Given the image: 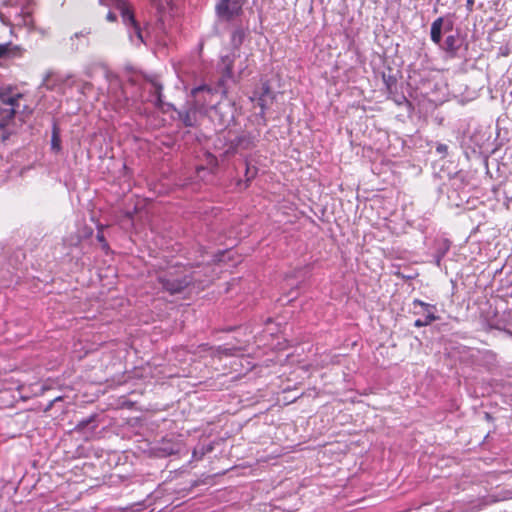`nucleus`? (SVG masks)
Segmentation results:
<instances>
[{
  "label": "nucleus",
  "instance_id": "obj_5",
  "mask_svg": "<svg viewBox=\"0 0 512 512\" xmlns=\"http://www.w3.org/2000/svg\"><path fill=\"white\" fill-rule=\"evenodd\" d=\"M121 17H122L123 23L125 24V26L128 29L130 39L132 41H134V37H135L137 39L138 43H143V36H142L141 28H140L139 24L137 23V21L135 20L133 12L131 11V9L128 6L122 5Z\"/></svg>",
  "mask_w": 512,
  "mask_h": 512
},
{
  "label": "nucleus",
  "instance_id": "obj_2",
  "mask_svg": "<svg viewBox=\"0 0 512 512\" xmlns=\"http://www.w3.org/2000/svg\"><path fill=\"white\" fill-rule=\"evenodd\" d=\"M191 96L193 97V104L199 109V112H206L208 107L213 110V107L216 105L213 100L216 92L210 87L199 86L194 88Z\"/></svg>",
  "mask_w": 512,
  "mask_h": 512
},
{
  "label": "nucleus",
  "instance_id": "obj_4",
  "mask_svg": "<svg viewBox=\"0 0 512 512\" xmlns=\"http://www.w3.org/2000/svg\"><path fill=\"white\" fill-rule=\"evenodd\" d=\"M243 0H220L216 5L219 17L229 21L242 12Z\"/></svg>",
  "mask_w": 512,
  "mask_h": 512
},
{
  "label": "nucleus",
  "instance_id": "obj_11",
  "mask_svg": "<svg viewBox=\"0 0 512 512\" xmlns=\"http://www.w3.org/2000/svg\"><path fill=\"white\" fill-rule=\"evenodd\" d=\"M461 46V40L457 34L455 35H449L446 37L443 49L451 56L455 57L457 55V52Z\"/></svg>",
  "mask_w": 512,
  "mask_h": 512
},
{
  "label": "nucleus",
  "instance_id": "obj_3",
  "mask_svg": "<svg viewBox=\"0 0 512 512\" xmlns=\"http://www.w3.org/2000/svg\"><path fill=\"white\" fill-rule=\"evenodd\" d=\"M210 117L219 126L227 127L234 119V107L229 102H218L213 107Z\"/></svg>",
  "mask_w": 512,
  "mask_h": 512
},
{
  "label": "nucleus",
  "instance_id": "obj_20",
  "mask_svg": "<svg viewBox=\"0 0 512 512\" xmlns=\"http://www.w3.org/2000/svg\"><path fill=\"white\" fill-rule=\"evenodd\" d=\"M96 238H97V240L102 244V247H103L104 249H105V248H108V244H107V242H106V240H105L104 234H103L101 231H99V232L97 233Z\"/></svg>",
  "mask_w": 512,
  "mask_h": 512
},
{
  "label": "nucleus",
  "instance_id": "obj_10",
  "mask_svg": "<svg viewBox=\"0 0 512 512\" xmlns=\"http://www.w3.org/2000/svg\"><path fill=\"white\" fill-rule=\"evenodd\" d=\"M254 147V138L250 135H242L235 139L232 143V148L235 153H239L244 150H250Z\"/></svg>",
  "mask_w": 512,
  "mask_h": 512
},
{
  "label": "nucleus",
  "instance_id": "obj_6",
  "mask_svg": "<svg viewBox=\"0 0 512 512\" xmlns=\"http://www.w3.org/2000/svg\"><path fill=\"white\" fill-rule=\"evenodd\" d=\"M21 98L20 94L14 96H7L5 93L0 92V100L9 105V108L0 111V126L4 127L7 123L14 118L15 107L18 106V100Z\"/></svg>",
  "mask_w": 512,
  "mask_h": 512
},
{
  "label": "nucleus",
  "instance_id": "obj_15",
  "mask_svg": "<svg viewBox=\"0 0 512 512\" xmlns=\"http://www.w3.org/2000/svg\"><path fill=\"white\" fill-rule=\"evenodd\" d=\"M212 450L211 446L201 445L193 450L192 458L196 461L201 460L202 457Z\"/></svg>",
  "mask_w": 512,
  "mask_h": 512
},
{
  "label": "nucleus",
  "instance_id": "obj_17",
  "mask_svg": "<svg viewBox=\"0 0 512 512\" xmlns=\"http://www.w3.org/2000/svg\"><path fill=\"white\" fill-rule=\"evenodd\" d=\"M246 163V170H245V177L246 182L251 181L256 175H257V168L255 166H251L248 159L245 160Z\"/></svg>",
  "mask_w": 512,
  "mask_h": 512
},
{
  "label": "nucleus",
  "instance_id": "obj_13",
  "mask_svg": "<svg viewBox=\"0 0 512 512\" xmlns=\"http://www.w3.org/2000/svg\"><path fill=\"white\" fill-rule=\"evenodd\" d=\"M151 85H152V88H153L151 101L154 103V105L156 107L161 108L162 105H163V101H162V85L159 84L157 81H151Z\"/></svg>",
  "mask_w": 512,
  "mask_h": 512
},
{
  "label": "nucleus",
  "instance_id": "obj_25",
  "mask_svg": "<svg viewBox=\"0 0 512 512\" xmlns=\"http://www.w3.org/2000/svg\"><path fill=\"white\" fill-rule=\"evenodd\" d=\"M502 499H512V491H506Z\"/></svg>",
  "mask_w": 512,
  "mask_h": 512
},
{
  "label": "nucleus",
  "instance_id": "obj_26",
  "mask_svg": "<svg viewBox=\"0 0 512 512\" xmlns=\"http://www.w3.org/2000/svg\"><path fill=\"white\" fill-rule=\"evenodd\" d=\"M209 158H210V163L213 164V165H217V159L212 156V155H209Z\"/></svg>",
  "mask_w": 512,
  "mask_h": 512
},
{
  "label": "nucleus",
  "instance_id": "obj_7",
  "mask_svg": "<svg viewBox=\"0 0 512 512\" xmlns=\"http://www.w3.org/2000/svg\"><path fill=\"white\" fill-rule=\"evenodd\" d=\"M252 102H256L257 106L261 109V116L264 115L265 109L273 102L274 96L273 93L267 83H264L261 87V92L259 95L256 93L254 96L250 97Z\"/></svg>",
  "mask_w": 512,
  "mask_h": 512
},
{
  "label": "nucleus",
  "instance_id": "obj_23",
  "mask_svg": "<svg viewBox=\"0 0 512 512\" xmlns=\"http://www.w3.org/2000/svg\"><path fill=\"white\" fill-rule=\"evenodd\" d=\"M91 421H92V418H89V419H87V420L81 421V422L78 424V427H79V428H84V427H85V426H87Z\"/></svg>",
  "mask_w": 512,
  "mask_h": 512
},
{
  "label": "nucleus",
  "instance_id": "obj_24",
  "mask_svg": "<svg viewBox=\"0 0 512 512\" xmlns=\"http://www.w3.org/2000/svg\"><path fill=\"white\" fill-rule=\"evenodd\" d=\"M59 400H61V397H56L54 400H52V401L49 403V405H48V407L46 408V410H49V409L53 406V404H54L56 401H59Z\"/></svg>",
  "mask_w": 512,
  "mask_h": 512
},
{
  "label": "nucleus",
  "instance_id": "obj_9",
  "mask_svg": "<svg viewBox=\"0 0 512 512\" xmlns=\"http://www.w3.org/2000/svg\"><path fill=\"white\" fill-rule=\"evenodd\" d=\"M199 111L198 108H196L195 104L192 105V107L180 111L178 113L180 120L183 122V124L187 127H192L197 122V112Z\"/></svg>",
  "mask_w": 512,
  "mask_h": 512
},
{
  "label": "nucleus",
  "instance_id": "obj_21",
  "mask_svg": "<svg viewBox=\"0 0 512 512\" xmlns=\"http://www.w3.org/2000/svg\"><path fill=\"white\" fill-rule=\"evenodd\" d=\"M9 45L8 44H0V59L8 54Z\"/></svg>",
  "mask_w": 512,
  "mask_h": 512
},
{
  "label": "nucleus",
  "instance_id": "obj_14",
  "mask_svg": "<svg viewBox=\"0 0 512 512\" xmlns=\"http://www.w3.org/2000/svg\"><path fill=\"white\" fill-rule=\"evenodd\" d=\"M222 64V72L223 75L227 78L232 77V60L229 56L222 57L221 59Z\"/></svg>",
  "mask_w": 512,
  "mask_h": 512
},
{
  "label": "nucleus",
  "instance_id": "obj_27",
  "mask_svg": "<svg viewBox=\"0 0 512 512\" xmlns=\"http://www.w3.org/2000/svg\"><path fill=\"white\" fill-rule=\"evenodd\" d=\"M468 5H473V0H467Z\"/></svg>",
  "mask_w": 512,
  "mask_h": 512
},
{
  "label": "nucleus",
  "instance_id": "obj_18",
  "mask_svg": "<svg viewBox=\"0 0 512 512\" xmlns=\"http://www.w3.org/2000/svg\"><path fill=\"white\" fill-rule=\"evenodd\" d=\"M51 146H52V149H54V150L58 151L60 149V137H59L58 129L56 126H54V129H53Z\"/></svg>",
  "mask_w": 512,
  "mask_h": 512
},
{
  "label": "nucleus",
  "instance_id": "obj_1",
  "mask_svg": "<svg viewBox=\"0 0 512 512\" xmlns=\"http://www.w3.org/2000/svg\"><path fill=\"white\" fill-rule=\"evenodd\" d=\"M162 288L170 294L180 293L192 282V277L183 274L180 271H168L158 277Z\"/></svg>",
  "mask_w": 512,
  "mask_h": 512
},
{
  "label": "nucleus",
  "instance_id": "obj_12",
  "mask_svg": "<svg viewBox=\"0 0 512 512\" xmlns=\"http://www.w3.org/2000/svg\"><path fill=\"white\" fill-rule=\"evenodd\" d=\"M443 22H444L443 18L439 17L436 20H434L433 23L431 24L430 35H431V40L435 44H440V42H441Z\"/></svg>",
  "mask_w": 512,
  "mask_h": 512
},
{
  "label": "nucleus",
  "instance_id": "obj_22",
  "mask_svg": "<svg viewBox=\"0 0 512 512\" xmlns=\"http://www.w3.org/2000/svg\"><path fill=\"white\" fill-rule=\"evenodd\" d=\"M106 19L110 22H114L116 21L117 17L113 12H108V14L106 15Z\"/></svg>",
  "mask_w": 512,
  "mask_h": 512
},
{
  "label": "nucleus",
  "instance_id": "obj_16",
  "mask_svg": "<svg viewBox=\"0 0 512 512\" xmlns=\"http://www.w3.org/2000/svg\"><path fill=\"white\" fill-rule=\"evenodd\" d=\"M245 37V32L242 28H237L234 30L232 34V43L235 46H239L242 44L243 39Z\"/></svg>",
  "mask_w": 512,
  "mask_h": 512
},
{
  "label": "nucleus",
  "instance_id": "obj_8",
  "mask_svg": "<svg viewBox=\"0 0 512 512\" xmlns=\"http://www.w3.org/2000/svg\"><path fill=\"white\" fill-rule=\"evenodd\" d=\"M418 306L422 308V310L425 312V315H424V318H419V319L415 320L414 326H416V327L427 326L437 319V317L431 311V309L434 308L432 305L425 303L421 300L415 299L413 301L414 309H416Z\"/></svg>",
  "mask_w": 512,
  "mask_h": 512
},
{
  "label": "nucleus",
  "instance_id": "obj_19",
  "mask_svg": "<svg viewBox=\"0 0 512 512\" xmlns=\"http://www.w3.org/2000/svg\"><path fill=\"white\" fill-rule=\"evenodd\" d=\"M436 151H437L439 154L446 155V154H447V152H448V147H447V145H445V144L439 143V144H437V146H436Z\"/></svg>",
  "mask_w": 512,
  "mask_h": 512
}]
</instances>
